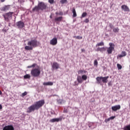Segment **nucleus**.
Listing matches in <instances>:
<instances>
[{
  "mask_svg": "<svg viewBox=\"0 0 130 130\" xmlns=\"http://www.w3.org/2000/svg\"><path fill=\"white\" fill-rule=\"evenodd\" d=\"M2 109H3V106L0 104V110H2Z\"/></svg>",
  "mask_w": 130,
  "mask_h": 130,
  "instance_id": "nucleus-47",
  "label": "nucleus"
},
{
  "mask_svg": "<svg viewBox=\"0 0 130 130\" xmlns=\"http://www.w3.org/2000/svg\"><path fill=\"white\" fill-rule=\"evenodd\" d=\"M50 19H52V16L50 15Z\"/></svg>",
  "mask_w": 130,
  "mask_h": 130,
  "instance_id": "nucleus-52",
  "label": "nucleus"
},
{
  "mask_svg": "<svg viewBox=\"0 0 130 130\" xmlns=\"http://www.w3.org/2000/svg\"><path fill=\"white\" fill-rule=\"evenodd\" d=\"M32 67H33V65H31L30 66H28L27 68L28 69H30V68H32Z\"/></svg>",
  "mask_w": 130,
  "mask_h": 130,
  "instance_id": "nucleus-48",
  "label": "nucleus"
},
{
  "mask_svg": "<svg viewBox=\"0 0 130 130\" xmlns=\"http://www.w3.org/2000/svg\"><path fill=\"white\" fill-rule=\"evenodd\" d=\"M78 74H83V70H80L78 71Z\"/></svg>",
  "mask_w": 130,
  "mask_h": 130,
  "instance_id": "nucleus-44",
  "label": "nucleus"
},
{
  "mask_svg": "<svg viewBox=\"0 0 130 130\" xmlns=\"http://www.w3.org/2000/svg\"><path fill=\"white\" fill-rule=\"evenodd\" d=\"M27 94H28V93L26 91H25L24 92L22 93L21 94V97H25V96H26V95H27Z\"/></svg>",
  "mask_w": 130,
  "mask_h": 130,
  "instance_id": "nucleus-30",
  "label": "nucleus"
},
{
  "mask_svg": "<svg viewBox=\"0 0 130 130\" xmlns=\"http://www.w3.org/2000/svg\"><path fill=\"white\" fill-rule=\"evenodd\" d=\"M33 77H39L40 74H41V71H40V67L37 66V64H33Z\"/></svg>",
  "mask_w": 130,
  "mask_h": 130,
  "instance_id": "nucleus-1",
  "label": "nucleus"
},
{
  "mask_svg": "<svg viewBox=\"0 0 130 130\" xmlns=\"http://www.w3.org/2000/svg\"><path fill=\"white\" fill-rule=\"evenodd\" d=\"M94 66H98V61L97 60H95L94 61Z\"/></svg>",
  "mask_w": 130,
  "mask_h": 130,
  "instance_id": "nucleus-36",
  "label": "nucleus"
},
{
  "mask_svg": "<svg viewBox=\"0 0 130 130\" xmlns=\"http://www.w3.org/2000/svg\"><path fill=\"white\" fill-rule=\"evenodd\" d=\"M58 69H59V64L56 62H54L52 65V69L54 70H58Z\"/></svg>",
  "mask_w": 130,
  "mask_h": 130,
  "instance_id": "nucleus-8",
  "label": "nucleus"
},
{
  "mask_svg": "<svg viewBox=\"0 0 130 130\" xmlns=\"http://www.w3.org/2000/svg\"><path fill=\"white\" fill-rule=\"evenodd\" d=\"M120 107H121L120 105L112 106V110H113V111H117V110H119V109H120Z\"/></svg>",
  "mask_w": 130,
  "mask_h": 130,
  "instance_id": "nucleus-11",
  "label": "nucleus"
},
{
  "mask_svg": "<svg viewBox=\"0 0 130 130\" xmlns=\"http://www.w3.org/2000/svg\"><path fill=\"white\" fill-rule=\"evenodd\" d=\"M108 86H112V84H111V81H110V82L108 83Z\"/></svg>",
  "mask_w": 130,
  "mask_h": 130,
  "instance_id": "nucleus-45",
  "label": "nucleus"
},
{
  "mask_svg": "<svg viewBox=\"0 0 130 130\" xmlns=\"http://www.w3.org/2000/svg\"><path fill=\"white\" fill-rule=\"evenodd\" d=\"M13 14H14V12H10L4 14L3 17L5 18V20L6 21L9 20V19H10V18H11L13 16Z\"/></svg>",
  "mask_w": 130,
  "mask_h": 130,
  "instance_id": "nucleus-6",
  "label": "nucleus"
},
{
  "mask_svg": "<svg viewBox=\"0 0 130 130\" xmlns=\"http://www.w3.org/2000/svg\"><path fill=\"white\" fill-rule=\"evenodd\" d=\"M27 45L28 46H26L24 48L25 50H32L33 49V47H32L33 46V41L28 42Z\"/></svg>",
  "mask_w": 130,
  "mask_h": 130,
  "instance_id": "nucleus-5",
  "label": "nucleus"
},
{
  "mask_svg": "<svg viewBox=\"0 0 130 130\" xmlns=\"http://www.w3.org/2000/svg\"><path fill=\"white\" fill-rule=\"evenodd\" d=\"M3 130H15L14 126L12 125H8L3 127Z\"/></svg>",
  "mask_w": 130,
  "mask_h": 130,
  "instance_id": "nucleus-9",
  "label": "nucleus"
},
{
  "mask_svg": "<svg viewBox=\"0 0 130 130\" xmlns=\"http://www.w3.org/2000/svg\"><path fill=\"white\" fill-rule=\"evenodd\" d=\"M77 39H82V38H83V37H80V36H77L76 37Z\"/></svg>",
  "mask_w": 130,
  "mask_h": 130,
  "instance_id": "nucleus-42",
  "label": "nucleus"
},
{
  "mask_svg": "<svg viewBox=\"0 0 130 130\" xmlns=\"http://www.w3.org/2000/svg\"><path fill=\"white\" fill-rule=\"evenodd\" d=\"M113 32H114L115 33H117L118 32V31H119V28H118V27L117 28H114L113 29Z\"/></svg>",
  "mask_w": 130,
  "mask_h": 130,
  "instance_id": "nucleus-24",
  "label": "nucleus"
},
{
  "mask_svg": "<svg viewBox=\"0 0 130 130\" xmlns=\"http://www.w3.org/2000/svg\"><path fill=\"white\" fill-rule=\"evenodd\" d=\"M10 10V5H7L1 8V11L3 12H6V11H9Z\"/></svg>",
  "mask_w": 130,
  "mask_h": 130,
  "instance_id": "nucleus-15",
  "label": "nucleus"
},
{
  "mask_svg": "<svg viewBox=\"0 0 130 130\" xmlns=\"http://www.w3.org/2000/svg\"><path fill=\"white\" fill-rule=\"evenodd\" d=\"M32 111H33V106H31L27 109V112H28V113H30V112Z\"/></svg>",
  "mask_w": 130,
  "mask_h": 130,
  "instance_id": "nucleus-22",
  "label": "nucleus"
},
{
  "mask_svg": "<svg viewBox=\"0 0 130 130\" xmlns=\"http://www.w3.org/2000/svg\"><path fill=\"white\" fill-rule=\"evenodd\" d=\"M45 103V102H44V100H42L36 102L33 105V111H34V110H38L40 107H42V106L44 105Z\"/></svg>",
  "mask_w": 130,
  "mask_h": 130,
  "instance_id": "nucleus-3",
  "label": "nucleus"
},
{
  "mask_svg": "<svg viewBox=\"0 0 130 130\" xmlns=\"http://www.w3.org/2000/svg\"><path fill=\"white\" fill-rule=\"evenodd\" d=\"M31 75H33V70H32L31 71Z\"/></svg>",
  "mask_w": 130,
  "mask_h": 130,
  "instance_id": "nucleus-50",
  "label": "nucleus"
},
{
  "mask_svg": "<svg viewBox=\"0 0 130 130\" xmlns=\"http://www.w3.org/2000/svg\"><path fill=\"white\" fill-rule=\"evenodd\" d=\"M43 85H44V86H52V85H53V82H44Z\"/></svg>",
  "mask_w": 130,
  "mask_h": 130,
  "instance_id": "nucleus-17",
  "label": "nucleus"
},
{
  "mask_svg": "<svg viewBox=\"0 0 130 130\" xmlns=\"http://www.w3.org/2000/svg\"><path fill=\"white\" fill-rule=\"evenodd\" d=\"M54 96H57V95L55 94Z\"/></svg>",
  "mask_w": 130,
  "mask_h": 130,
  "instance_id": "nucleus-55",
  "label": "nucleus"
},
{
  "mask_svg": "<svg viewBox=\"0 0 130 130\" xmlns=\"http://www.w3.org/2000/svg\"><path fill=\"white\" fill-rule=\"evenodd\" d=\"M63 112L64 113H68V110H67V109L64 108V110H63Z\"/></svg>",
  "mask_w": 130,
  "mask_h": 130,
  "instance_id": "nucleus-40",
  "label": "nucleus"
},
{
  "mask_svg": "<svg viewBox=\"0 0 130 130\" xmlns=\"http://www.w3.org/2000/svg\"><path fill=\"white\" fill-rule=\"evenodd\" d=\"M84 22H85V23H89V19H87V18H86V19L85 20Z\"/></svg>",
  "mask_w": 130,
  "mask_h": 130,
  "instance_id": "nucleus-41",
  "label": "nucleus"
},
{
  "mask_svg": "<svg viewBox=\"0 0 130 130\" xmlns=\"http://www.w3.org/2000/svg\"><path fill=\"white\" fill-rule=\"evenodd\" d=\"M119 57H120V58L123 57V56L122 54H120V55H118L117 57V58L118 59Z\"/></svg>",
  "mask_w": 130,
  "mask_h": 130,
  "instance_id": "nucleus-37",
  "label": "nucleus"
},
{
  "mask_svg": "<svg viewBox=\"0 0 130 130\" xmlns=\"http://www.w3.org/2000/svg\"><path fill=\"white\" fill-rule=\"evenodd\" d=\"M117 67L118 70H121V69H122V66H121V65H120L119 63H118L117 64Z\"/></svg>",
  "mask_w": 130,
  "mask_h": 130,
  "instance_id": "nucleus-28",
  "label": "nucleus"
},
{
  "mask_svg": "<svg viewBox=\"0 0 130 130\" xmlns=\"http://www.w3.org/2000/svg\"><path fill=\"white\" fill-rule=\"evenodd\" d=\"M58 104H62V100H57Z\"/></svg>",
  "mask_w": 130,
  "mask_h": 130,
  "instance_id": "nucleus-34",
  "label": "nucleus"
},
{
  "mask_svg": "<svg viewBox=\"0 0 130 130\" xmlns=\"http://www.w3.org/2000/svg\"><path fill=\"white\" fill-rule=\"evenodd\" d=\"M55 14H56L57 15H58V12H56Z\"/></svg>",
  "mask_w": 130,
  "mask_h": 130,
  "instance_id": "nucleus-53",
  "label": "nucleus"
},
{
  "mask_svg": "<svg viewBox=\"0 0 130 130\" xmlns=\"http://www.w3.org/2000/svg\"><path fill=\"white\" fill-rule=\"evenodd\" d=\"M96 46H104V43L103 42L99 43L96 45Z\"/></svg>",
  "mask_w": 130,
  "mask_h": 130,
  "instance_id": "nucleus-23",
  "label": "nucleus"
},
{
  "mask_svg": "<svg viewBox=\"0 0 130 130\" xmlns=\"http://www.w3.org/2000/svg\"><path fill=\"white\" fill-rule=\"evenodd\" d=\"M72 13L73 14V18H76V17H77V12H76V9H75V8H73Z\"/></svg>",
  "mask_w": 130,
  "mask_h": 130,
  "instance_id": "nucleus-20",
  "label": "nucleus"
},
{
  "mask_svg": "<svg viewBox=\"0 0 130 130\" xmlns=\"http://www.w3.org/2000/svg\"><path fill=\"white\" fill-rule=\"evenodd\" d=\"M23 78L24 79H30V78H31V76L29 74H26L24 76Z\"/></svg>",
  "mask_w": 130,
  "mask_h": 130,
  "instance_id": "nucleus-25",
  "label": "nucleus"
},
{
  "mask_svg": "<svg viewBox=\"0 0 130 130\" xmlns=\"http://www.w3.org/2000/svg\"><path fill=\"white\" fill-rule=\"evenodd\" d=\"M39 45V43L36 41V40H34L33 41V47H37Z\"/></svg>",
  "mask_w": 130,
  "mask_h": 130,
  "instance_id": "nucleus-18",
  "label": "nucleus"
},
{
  "mask_svg": "<svg viewBox=\"0 0 130 130\" xmlns=\"http://www.w3.org/2000/svg\"><path fill=\"white\" fill-rule=\"evenodd\" d=\"M61 121V119L60 118H55L50 120V122H58Z\"/></svg>",
  "mask_w": 130,
  "mask_h": 130,
  "instance_id": "nucleus-12",
  "label": "nucleus"
},
{
  "mask_svg": "<svg viewBox=\"0 0 130 130\" xmlns=\"http://www.w3.org/2000/svg\"><path fill=\"white\" fill-rule=\"evenodd\" d=\"M86 16H87V13L86 12H84L81 16V18H85V17H86Z\"/></svg>",
  "mask_w": 130,
  "mask_h": 130,
  "instance_id": "nucleus-31",
  "label": "nucleus"
},
{
  "mask_svg": "<svg viewBox=\"0 0 130 130\" xmlns=\"http://www.w3.org/2000/svg\"><path fill=\"white\" fill-rule=\"evenodd\" d=\"M48 2L51 4V5H52L53 3H54V0H48Z\"/></svg>",
  "mask_w": 130,
  "mask_h": 130,
  "instance_id": "nucleus-35",
  "label": "nucleus"
},
{
  "mask_svg": "<svg viewBox=\"0 0 130 130\" xmlns=\"http://www.w3.org/2000/svg\"><path fill=\"white\" fill-rule=\"evenodd\" d=\"M96 51H100L102 53L104 52V51H106V47H98L96 50H95Z\"/></svg>",
  "mask_w": 130,
  "mask_h": 130,
  "instance_id": "nucleus-14",
  "label": "nucleus"
},
{
  "mask_svg": "<svg viewBox=\"0 0 130 130\" xmlns=\"http://www.w3.org/2000/svg\"><path fill=\"white\" fill-rule=\"evenodd\" d=\"M3 94V92H2V91L0 90V95H2Z\"/></svg>",
  "mask_w": 130,
  "mask_h": 130,
  "instance_id": "nucleus-51",
  "label": "nucleus"
},
{
  "mask_svg": "<svg viewBox=\"0 0 130 130\" xmlns=\"http://www.w3.org/2000/svg\"><path fill=\"white\" fill-rule=\"evenodd\" d=\"M109 26L111 29H114V26L112 24V23H109Z\"/></svg>",
  "mask_w": 130,
  "mask_h": 130,
  "instance_id": "nucleus-32",
  "label": "nucleus"
},
{
  "mask_svg": "<svg viewBox=\"0 0 130 130\" xmlns=\"http://www.w3.org/2000/svg\"><path fill=\"white\" fill-rule=\"evenodd\" d=\"M110 118H109L108 119H106L105 121V122L107 123L108 121H110Z\"/></svg>",
  "mask_w": 130,
  "mask_h": 130,
  "instance_id": "nucleus-38",
  "label": "nucleus"
},
{
  "mask_svg": "<svg viewBox=\"0 0 130 130\" xmlns=\"http://www.w3.org/2000/svg\"><path fill=\"white\" fill-rule=\"evenodd\" d=\"M112 45H113V43H109V46H110L109 47H113Z\"/></svg>",
  "mask_w": 130,
  "mask_h": 130,
  "instance_id": "nucleus-43",
  "label": "nucleus"
},
{
  "mask_svg": "<svg viewBox=\"0 0 130 130\" xmlns=\"http://www.w3.org/2000/svg\"><path fill=\"white\" fill-rule=\"evenodd\" d=\"M60 3L63 5V4H66L68 3V0H60Z\"/></svg>",
  "mask_w": 130,
  "mask_h": 130,
  "instance_id": "nucleus-27",
  "label": "nucleus"
},
{
  "mask_svg": "<svg viewBox=\"0 0 130 130\" xmlns=\"http://www.w3.org/2000/svg\"><path fill=\"white\" fill-rule=\"evenodd\" d=\"M124 130H130V125H128L124 127L123 128Z\"/></svg>",
  "mask_w": 130,
  "mask_h": 130,
  "instance_id": "nucleus-26",
  "label": "nucleus"
},
{
  "mask_svg": "<svg viewBox=\"0 0 130 130\" xmlns=\"http://www.w3.org/2000/svg\"><path fill=\"white\" fill-rule=\"evenodd\" d=\"M6 0H1V3H4Z\"/></svg>",
  "mask_w": 130,
  "mask_h": 130,
  "instance_id": "nucleus-49",
  "label": "nucleus"
},
{
  "mask_svg": "<svg viewBox=\"0 0 130 130\" xmlns=\"http://www.w3.org/2000/svg\"><path fill=\"white\" fill-rule=\"evenodd\" d=\"M121 54L123 55V57L125 56L126 55V52L125 51H122Z\"/></svg>",
  "mask_w": 130,
  "mask_h": 130,
  "instance_id": "nucleus-33",
  "label": "nucleus"
},
{
  "mask_svg": "<svg viewBox=\"0 0 130 130\" xmlns=\"http://www.w3.org/2000/svg\"><path fill=\"white\" fill-rule=\"evenodd\" d=\"M121 9L123 11H124V12H129V8H128V7L126 5H122Z\"/></svg>",
  "mask_w": 130,
  "mask_h": 130,
  "instance_id": "nucleus-13",
  "label": "nucleus"
},
{
  "mask_svg": "<svg viewBox=\"0 0 130 130\" xmlns=\"http://www.w3.org/2000/svg\"><path fill=\"white\" fill-rule=\"evenodd\" d=\"M115 117H114V116H112V117H110V120H111V119H114Z\"/></svg>",
  "mask_w": 130,
  "mask_h": 130,
  "instance_id": "nucleus-46",
  "label": "nucleus"
},
{
  "mask_svg": "<svg viewBox=\"0 0 130 130\" xmlns=\"http://www.w3.org/2000/svg\"><path fill=\"white\" fill-rule=\"evenodd\" d=\"M82 80L86 81V80H87V75H83L82 76Z\"/></svg>",
  "mask_w": 130,
  "mask_h": 130,
  "instance_id": "nucleus-29",
  "label": "nucleus"
},
{
  "mask_svg": "<svg viewBox=\"0 0 130 130\" xmlns=\"http://www.w3.org/2000/svg\"><path fill=\"white\" fill-rule=\"evenodd\" d=\"M16 26L18 28L22 29V28H24V27L25 26V23H24L23 21H20L16 22Z\"/></svg>",
  "mask_w": 130,
  "mask_h": 130,
  "instance_id": "nucleus-7",
  "label": "nucleus"
},
{
  "mask_svg": "<svg viewBox=\"0 0 130 130\" xmlns=\"http://www.w3.org/2000/svg\"><path fill=\"white\" fill-rule=\"evenodd\" d=\"M62 20V16L56 17L54 19L55 22H60Z\"/></svg>",
  "mask_w": 130,
  "mask_h": 130,
  "instance_id": "nucleus-21",
  "label": "nucleus"
},
{
  "mask_svg": "<svg viewBox=\"0 0 130 130\" xmlns=\"http://www.w3.org/2000/svg\"><path fill=\"white\" fill-rule=\"evenodd\" d=\"M51 45H56L57 44V38H54L50 41Z\"/></svg>",
  "mask_w": 130,
  "mask_h": 130,
  "instance_id": "nucleus-10",
  "label": "nucleus"
},
{
  "mask_svg": "<svg viewBox=\"0 0 130 130\" xmlns=\"http://www.w3.org/2000/svg\"><path fill=\"white\" fill-rule=\"evenodd\" d=\"M113 50H114V47H109L107 50V52H108V54H111Z\"/></svg>",
  "mask_w": 130,
  "mask_h": 130,
  "instance_id": "nucleus-16",
  "label": "nucleus"
},
{
  "mask_svg": "<svg viewBox=\"0 0 130 130\" xmlns=\"http://www.w3.org/2000/svg\"><path fill=\"white\" fill-rule=\"evenodd\" d=\"M81 50H82V51H85V50H84V49H82Z\"/></svg>",
  "mask_w": 130,
  "mask_h": 130,
  "instance_id": "nucleus-54",
  "label": "nucleus"
},
{
  "mask_svg": "<svg viewBox=\"0 0 130 130\" xmlns=\"http://www.w3.org/2000/svg\"><path fill=\"white\" fill-rule=\"evenodd\" d=\"M77 81L79 84H82V83H83V79L81 76H78L77 77Z\"/></svg>",
  "mask_w": 130,
  "mask_h": 130,
  "instance_id": "nucleus-19",
  "label": "nucleus"
},
{
  "mask_svg": "<svg viewBox=\"0 0 130 130\" xmlns=\"http://www.w3.org/2000/svg\"><path fill=\"white\" fill-rule=\"evenodd\" d=\"M58 15H59V16H62V15H63V13H62V12H59L58 13Z\"/></svg>",
  "mask_w": 130,
  "mask_h": 130,
  "instance_id": "nucleus-39",
  "label": "nucleus"
},
{
  "mask_svg": "<svg viewBox=\"0 0 130 130\" xmlns=\"http://www.w3.org/2000/svg\"><path fill=\"white\" fill-rule=\"evenodd\" d=\"M47 7V6L44 2H40L39 3L38 6H36V7L33 9V11H35V10H41V11H43V10H46Z\"/></svg>",
  "mask_w": 130,
  "mask_h": 130,
  "instance_id": "nucleus-4",
  "label": "nucleus"
},
{
  "mask_svg": "<svg viewBox=\"0 0 130 130\" xmlns=\"http://www.w3.org/2000/svg\"><path fill=\"white\" fill-rule=\"evenodd\" d=\"M109 78V76H106V77H98L96 78V83L100 84V85H102V82L104 83V84H106L107 82H108V79Z\"/></svg>",
  "mask_w": 130,
  "mask_h": 130,
  "instance_id": "nucleus-2",
  "label": "nucleus"
}]
</instances>
